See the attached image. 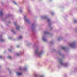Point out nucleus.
Wrapping results in <instances>:
<instances>
[{
	"mask_svg": "<svg viewBox=\"0 0 77 77\" xmlns=\"http://www.w3.org/2000/svg\"><path fill=\"white\" fill-rule=\"evenodd\" d=\"M43 53V51H41L40 52L39 51V50L37 49L35 50V54L38 57H40Z\"/></svg>",
	"mask_w": 77,
	"mask_h": 77,
	"instance_id": "f257e3e1",
	"label": "nucleus"
},
{
	"mask_svg": "<svg viewBox=\"0 0 77 77\" xmlns=\"http://www.w3.org/2000/svg\"><path fill=\"white\" fill-rule=\"evenodd\" d=\"M20 71H24V72H26V71H27V66H24L23 67V69H22V68L20 67Z\"/></svg>",
	"mask_w": 77,
	"mask_h": 77,
	"instance_id": "f03ea898",
	"label": "nucleus"
},
{
	"mask_svg": "<svg viewBox=\"0 0 77 77\" xmlns=\"http://www.w3.org/2000/svg\"><path fill=\"white\" fill-rule=\"evenodd\" d=\"M60 63L62 65L64 66L65 67H66L67 66H68V64L67 63H65V64H63V62H62V61H60Z\"/></svg>",
	"mask_w": 77,
	"mask_h": 77,
	"instance_id": "7ed1b4c3",
	"label": "nucleus"
},
{
	"mask_svg": "<svg viewBox=\"0 0 77 77\" xmlns=\"http://www.w3.org/2000/svg\"><path fill=\"white\" fill-rule=\"evenodd\" d=\"M35 77H44L43 75H40L38 74H35L34 75Z\"/></svg>",
	"mask_w": 77,
	"mask_h": 77,
	"instance_id": "20e7f679",
	"label": "nucleus"
},
{
	"mask_svg": "<svg viewBox=\"0 0 77 77\" xmlns=\"http://www.w3.org/2000/svg\"><path fill=\"white\" fill-rule=\"evenodd\" d=\"M69 45L71 47H74L75 46V44L73 43L69 44Z\"/></svg>",
	"mask_w": 77,
	"mask_h": 77,
	"instance_id": "39448f33",
	"label": "nucleus"
},
{
	"mask_svg": "<svg viewBox=\"0 0 77 77\" xmlns=\"http://www.w3.org/2000/svg\"><path fill=\"white\" fill-rule=\"evenodd\" d=\"M42 39L44 41H46V39L44 37H43L42 38Z\"/></svg>",
	"mask_w": 77,
	"mask_h": 77,
	"instance_id": "423d86ee",
	"label": "nucleus"
},
{
	"mask_svg": "<svg viewBox=\"0 0 77 77\" xmlns=\"http://www.w3.org/2000/svg\"><path fill=\"white\" fill-rule=\"evenodd\" d=\"M3 14V12L2 11H0V16H2Z\"/></svg>",
	"mask_w": 77,
	"mask_h": 77,
	"instance_id": "0eeeda50",
	"label": "nucleus"
},
{
	"mask_svg": "<svg viewBox=\"0 0 77 77\" xmlns=\"http://www.w3.org/2000/svg\"><path fill=\"white\" fill-rule=\"evenodd\" d=\"M23 38V37L21 35H20V39H21Z\"/></svg>",
	"mask_w": 77,
	"mask_h": 77,
	"instance_id": "6e6552de",
	"label": "nucleus"
},
{
	"mask_svg": "<svg viewBox=\"0 0 77 77\" xmlns=\"http://www.w3.org/2000/svg\"><path fill=\"white\" fill-rule=\"evenodd\" d=\"M5 40L3 39H1L0 40L1 42H3Z\"/></svg>",
	"mask_w": 77,
	"mask_h": 77,
	"instance_id": "1a4fd4ad",
	"label": "nucleus"
},
{
	"mask_svg": "<svg viewBox=\"0 0 77 77\" xmlns=\"http://www.w3.org/2000/svg\"><path fill=\"white\" fill-rule=\"evenodd\" d=\"M8 59H11V57L10 56H9L8 57Z\"/></svg>",
	"mask_w": 77,
	"mask_h": 77,
	"instance_id": "9d476101",
	"label": "nucleus"
},
{
	"mask_svg": "<svg viewBox=\"0 0 77 77\" xmlns=\"http://www.w3.org/2000/svg\"><path fill=\"white\" fill-rule=\"evenodd\" d=\"M19 26H17L16 29H19Z\"/></svg>",
	"mask_w": 77,
	"mask_h": 77,
	"instance_id": "9b49d317",
	"label": "nucleus"
},
{
	"mask_svg": "<svg viewBox=\"0 0 77 77\" xmlns=\"http://www.w3.org/2000/svg\"><path fill=\"white\" fill-rule=\"evenodd\" d=\"M22 12H23V10H20V13H21Z\"/></svg>",
	"mask_w": 77,
	"mask_h": 77,
	"instance_id": "f8f14e48",
	"label": "nucleus"
},
{
	"mask_svg": "<svg viewBox=\"0 0 77 77\" xmlns=\"http://www.w3.org/2000/svg\"><path fill=\"white\" fill-rule=\"evenodd\" d=\"M14 3V4H15V5H17V3H16V2H15L14 1L13 2Z\"/></svg>",
	"mask_w": 77,
	"mask_h": 77,
	"instance_id": "ddd939ff",
	"label": "nucleus"
},
{
	"mask_svg": "<svg viewBox=\"0 0 77 77\" xmlns=\"http://www.w3.org/2000/svg\"><path fill=\"white\" fill-rule=\"evenodd\" d=\"M17 75H20V72H17Z\"/></svg>",
	"mask_w": 77,
	"mask_h": 77,
	"instance_id": "4468645a",
	"label": "nucleus"
},
{
	"mask_svg": "<svg viewBox=\"0 0 77 77\" xmlns=\"http://www.w3.org/2000/svg\"><path fill=\"white\" fill-rule=\"evenodd\" d=\"M9 51L10 52H11V51H12V50H11L10 49H9Z\"/></svg>",
	"mask_w": 77,
	"mask_h": 77,
	"instance_id": "2eb2a0df",
	"label": "nucleus"
},
{
	"mask_svg": "<svg viewBox=\"0 0 77 77\" xmlns=\"http://www.w3.org/2000/svg\"><path fill=\"white\" fill-rule=\"evenodd\" d=\"M23 73L22 72H20V75H21V74Z\"/></svg>",
	"mask_w": 77,
	"mask_h": 77,
	"instance_id": "dca6fc26",
	"label": "nucleus"
},
{
	"mask_svg": "<svg viewBox=\"0 0 77 77\" xmlns=\"http://www.w3.org/2000/svg\"><path fill=\"white\" fill-rule=\"evenodd\" d=\"M2 56H0V59H2Z\"/></svg>",
	"mask_w": 77,
	"mask_h": 77,
	"instance_id": "f3484780",
	"label": "nucleus"
},
{
	"mask_svg": "<svg viewBox=\"0 0 77 77\" xmlns=\"http://www.w3.org/2000/svg\"><path fill=\"white\" fill-rule=\"evenodd\" d=\"M17 56H18V55H19V54H17Z\"/></svg>",
	"mask_w": 77,
	"mask_h": 77,
	"instance_id": "a211bd4d",
	"label": "nucleus"
},
{
	"mask_svg": "<svg viewBox=\"0 0 77 77\" xmlns=\"http://www.w3.org/2000/svg\"><path fill=\"white\" fill-rule=\"evenodd\" d=\"M11 32H14V29H11Z\"/></svg>",
	"mask_w": 77,
	"mask_h": 77,
	"instance_id": "6ab92c4d",
	"label": "nucleus"
},
{
	"mask_svg": "<svg viewBox=\"0 0 77 77\" xmlns=\"http://www.w3.org/2000/svg\"><path fill=\"white\" fill-rule=\"evenodd\" d=\"M74 22L75 23H76V20H74Z\"/></svg>",
	"mask_w": 77,
	"mask_h": 77,
	"instance_id": "aec40b11",
	"label": "nucleus"
},
{
	"mask_svg": "<svg viewBox=\"0 0 77 77\" xmlns=\"http://www.w3.org/2000/svg\"><path fill=\"white\" fill-rule=\"evenodd\" d=\"M17 24V23H14V25H16Z\"/></svg>",
	"mask_w": 77,
	"mask_h": 77,
	"instance_id": "412c9836",
	"label": "nucleus"
},
{
	"mask_svg": "<svg viewBox=\"0 0 77 77\" xmlns=\"http://www.w3.org/2000/svg\"><path fill=\"white\" fill-rule=\"evenodd\" d=\"M17 47H19V45H17Z\"/></svg>",
	"mask_w": 77,
	"mask_h": 77,
	"instance_id": "4be33fe9",
	"label": "nucleus"
},
{
	"mask_svg": "<svg viewBox=\"0 0 77 77\" xmlns=\"http://www.w3.org/2000/svg\"><path fill=\"white\" fill-rule=\"evenodd\" d=\"M63 48V49H64L65 48L63 47V48Z\"/></svg>",
	"mask_w": 77,
	"mask_h": 77,
	"instance_id": "5701e85b",
	"label": "nucleus"
},
{
	"mask_svg": "<svg viewBox=\"0 0 77 77\" xmlns=\"http://www.w3.org/2000/svg\"><path fill=\"white\" fill-rule=\"evenodd\" d=\"M0 37H1V36H0Z\"/></svg>",
	"mask_w": 77,
	"mask_h": 77,
	"instance_id": "b1692460",
	"label": "nucleus"
}]
</instances>
